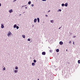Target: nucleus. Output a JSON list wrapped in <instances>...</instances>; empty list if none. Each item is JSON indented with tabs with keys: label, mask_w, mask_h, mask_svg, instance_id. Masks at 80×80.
I'll return each mask as SVG.
<instances>
[{
	"label": "nucleus",
	"mask_w": 80,
	"mask_h": 80,
	"mask_svg": "<svg viewBox=\"0 0 80 80\" xmlns=\"http://www.w3.org/2000/svg\"><path fill=\"white\" fill-rule=\"evenodd\" d=\"M63 43L62 41H60V42H59V44L61 45H63Z\"/></svg>",
	"instance_id": "f03ea898"
},
{
	"label": "nucleus",
	"mask_w": 80,
	"mask_h": 80,
	"mask_svg": "<svg viewBox=\"0 0 80 80\" xmlns=\"http://www.w3.org/2000/svg\"><path fill=\"white\" fill-rule=\"evenodd\" d=\"M11 35V32H10V31H9L8 34V37H9V36H10Z\"/></svg>",
	"instance_id": "f257e3e1"
},
{
	"label": "nucleus",
	"mask_w": 80,
	"mask_h": 80,
	"mask_svg": "<svg viewBox=\"0 0 80 80\" xmlns=\"http://www.w3.org/2000/svg\"><path fill=\"white\" fill-rule=\"evenodd\" d=\"M22 37L23 38H25V35H22Z\"/></svg>",
	"instance_id": "ddd939ff"
},
{
	"label": "nucleus",
	"mask_w": 80,
	"mask_h": 80,
	"mask_svg": "<svg viewBox=\"0 0 80 80\" xmlns=\"http://www.w3.org/2000/svg\"><path fill=\"white\" fill-rule=\"evenodd\" d=\"M65 5V4L63 3L62 4V7H63V6H64Z\"/></svg>",
	"instance_id": "f3484780"
},
{
	"label": "nucleus",
	"mask_w": 80,
	"mask_h": 80,
	"mask_svg": "<svg viewBox=\"0 0 80 80\" xmlns=\"http://www.w3.org/2000/svg\"><path fill=\"white\" fill-rule=\"evenodd\" d=\"M13 27L14 28H16L17 27V25L16 24L14 25L13 26Z\"/></svg>",
	"instance_id": "1a4fd4ad"
},
{
	"label": "nucleus",
	"mask_w": 80,
	"mask_h": 80,
	"mask_svg": "<svg viewBox=\"0 0 80 80\" xmlns=\"http://www.w3.org/2000/svg\"><path fill=\"white\" fill-rule=\"evenodd\" d=\"M17 72H18V70H14V72L15 73H17Z\"/></svg>",
	"instance_id": "9b49d317"
},
{
	"label": "nucleus",
	"mask_w": 80,
	"mask_h": 80,
	"mask_svg": "<svg viewBox=\"0 0 80 80\" xmlns=\"http://www.w3.org/2000/svg\"><path fill=\"white\" fill-rule=\"evenodd\" d=\"M75 37H76V36H74V38H75Z\"/></svg>",
	"instance_id": "c756f323"
},
{
	"label": "nucleus",
	"mask_w": 80,
	"mask_h": 80,
	"mask_svg": "<svg viewBox=\"0 0 80 80\" xmlns=\"http://www.w3.org/2000/svg\"><path fill=\"white\" fill-rule=\"evenodd\" d=\"M0 7H1V3H0Z\"/></svg>",
	"instance_id": "72a5a7b5"
},
{
	"label": "nucleus",
	"mask_w": 80,
	"mask_h": 80,
	"mask_svg": "<svg viewBox=\"0 0 80 80\" xmlns=\"http://www.w3.org/2000/svg\"><path fill=\"white\" fill-rule=\"evenodd\" d=\"M65 7H67L68 6V3H66L65 4Z\"/></svg>",
	"instance_id": "423d86ee"
},
{
	"label": "nucleus",
	"mask_w": 80,
	"mask_h": 80,
	"mask_svg": "<svg viewBox=\"0 0 80 80\" xmlns=\"http://www.w3.org/2000/svg\"><path fill=\"white\" fill-rule=\"evenodd\" d=\"M56 52H59V49H56Z\"/></svg>",
	"instance_id": "4468645a"
},
{
	"label": "nucleus",
	"mask_w": 80,
	"mask_h": 80,
	"mask_svg": "<svg viewBox=\"0 0 80 80\" xmlns=\"http://www.w3.org/2000/svg\"><path fill=\"white\" fill-rule=\"evenodd\" d=\"M47 0H42V1H43V2H44V1H46Z\"/></svg>",
	"instance_id": "bb28decb"
},
{
	"label": "nucleus",
	"mask_w": 80,
	"mask_h": 80,
	"mask_svg": "<svg viewBox=\"0 0 80 80\" xmlns=\"http://www.w3.org/2000/svg\"><path fill=\"white\" fill-rule=\"evenodd\" d=\"M9 13H12V12H13V10L12 9H10L9 10Z\"/></svg>",
	"instance_id": "20e7f679"
},
{
	"label": "nucleus",
	"mask_w": 80,
	"mask_h": 80,
	"mask_svg": "<svg viewBox=\"0 0 80 80\" xmlns=\"http://www.w3.org/2000/svg\"><path fill=\"white\" fill-rule=\"evenodd\" d=\"M16 28L17 29H18V28H19V27L18 26H16Z\"/></svg>",
	"instance_id": "6ab92c4d"
},
{
	"label": "nucleus",
	"mask_w": 80,
	"mask_h": 80,
	"mask_svg": "<svg viewBox=\"0 0 80 80\" xmlns=\"http://www.w3.org/2000/svg\"><path fill=\"white\" fill-rule=\"evenodd\" d=\"M45 16H46V17H48V15H45Z\"/></svg>",
	"instance_id": "cd10ccee"
},
{
	"label": "nucleus",
	"mask_w": 80,
	"mask_h": 80,
	"mask_svg": "<svg viewBox=\"0 0 80 80\" xmlns=\"http://www.w3.org/2000/svg\"><path fill=\"white\" fill-rule=\"evenodd\" d=\"M33 62L34 63H36V62H37V61L36 60H34Z\"/></svg>",
	"instance_id": "dca6fc26"
},
{
	"label": "nucleus",
	"mask_w": 80,
	"mask_h": 80,
	"mask_svg": "<svg viewBox=\"0 0 80 80\" xmlns=\"http://www.w3.org/2000/svg\"><path fill=\"white\" fill-rule=\"evenodd\" d=\"M3 70H5V67H4V68H3Z\"/></svg>",
	"instance_id": "b1692460"
},
{
	"label": "nucleus",
	"mask_w": 80,
	"mask_h": 80,
	"mask_svg": "<svg viewBox=\"0 0 80 80\" xmlns=\"http://www.w3.org/2000/svg\"><path fill=\"white\" fill-rule=\"evenodd\" d=\"M28 41H30V38L28 39Z\"/></svg>",
	"instance_id": "412c9836"
},
{
	"label": "nucleus",
	"mask_w": 80,
	"mask_h": 80,
	"mask_svg": "<svg viewBox=\"0 0 80 80\" xmlns=\"http://www.w3.org/2000/svg\"><path fill=\"white\" fill-rule=\"evenodd\" d=\"M4 28V26L3 25H1V28Z\"/></svg>",
	"instance_id": "9d476101"
},
{
	"label": "nucleus",
	"mask_w": 80,
	"mask_h": 80,
	"mask_svg": "<svg viewBox=\"0 0 80 80\" xmlns=\"http://www.w3.org/2000/svg\"><path fill=\"white\" fill-rule=\"evenodd\" d=\"M32 66H34L35 65V63H34V62L32 63Z\"/></svg>",
	"instance_id": "6e6552de"
},
{
	"label": "nucleus",
	"mask_w": 80,
	"mask_h": 80,
	"mask_svg": "<svg viewBox=\"0 0 80 80\" xmlns=\"http://www.w3.org/2000/svg\"><path fill=\"white\" fill-rule=\"evenodd\" d=\"M17 0H14V2H15L16 1H17Z\"/></svg>",
	"instance_id": "7c9ffc66"
},
{
	"label": "nucleus",
	"mask_w": 80,
	"mask_h": 80,
	"mask_svg": "<svg viewBox=\"0 0 80 80\" xmlns=\"http://www.w3.org/2000/svg\"><path fill=\"white\" fill-rule=\"evenodd\" d=\"M28 4L29 5H30V4H31V1H29L28 2Z\"/></svg>",
	"instance_id": "2eb2a0df"
},
{
	"label": "nucleus",
	"mask_w": 80,
	"mask_h": 80,
	"mask_svg": "<svg viewBox=\"0 0 80 80\" xmlns=\"http://www.w3.org/2000/svg\"><path fill=\"white\" fill-rule=\"evenodd\" d=\"M45 54H46V52H42V55H45Z\"/></svg>",
	"instance_id": "7ed1b4c3"
},
{
	"label": "nucleus",
	"mask_w": 80,
	"mask_h": 80,
	"mask_svg": "<svg viewBox=\"0 0 80 80\" xmlns=\"http://www.w3.org/2000/svg\"><path fill=\"white\" fill-rule=\"evenodd\" d=\"M66 51H67V49H66Z\"/></svg>",
	"instance_id": "c9c22d12"
},
{
	"label": "nucleus",
	"mask_w": 80,
	"mask_h": 80,
	"mask_svg": "<svg viewBox=\"0 0 80 80\" xmlns=\"http://www.w3.org/2000/svg\"><path fill=\"white\" fill-rule=\"evenodd\" d=\"M18 68L17 67H16V68H15V69H16V70H17V69H18Z\"/></svg>",
	"instance_id": "aec40b11"
},
{
	"label": "nucleus",
	"mask_w": 80,
	"mask_h": 80,
	"mask_svg": "<svg viewBox=\"0 0 80 80\" xmlns=\"http://www.w3.org/2000/svg\"><path fill=\"white\" fill-rule=\"evenodd\" d=\"M50 12V10H49V11H48V12Z\"/></svg>",
	"instance_id": "2f4dec72"
},
{
	"label": "nucleus",
	"mask_w": 80,
	"mask_h": 80,
	"mask_svg": "<svg viewBox=\"0 0 80 80\" xmlns=\"http://www.w3.org/2000/svg\"><path fill=\"white\" fill-rule=\"evenodd\" d=\"M51 23H53V20H52L50 21Z\"/></svg>",
	"instance_id": "f8f14e48"
},
{
	"label": "nucleus",
	"mask_w": 80,
	"mask_h": 80,
	"mask_svg": "<svg viewBox=\"0 0 80 80\" xmlns=\"http://www.w3.org/2000/svg\"><path fill=\"white\" fill-rule=\"evenodd\" d=\"M37 20H38V23H39L40 22V19H39V18H38Z\"/></svg>",
	"instance_id": "0eeeda50"
},
{
	"label": "nucleus",
	"mask_w": 80,
	"mask_h": 80,
	"mask_svg": "<svg viewBox=\"0 0 80 80\" xmlns=\"http://www.w3.org/2000/svg\"><path fill=\"white\" fill-rule=\"evenodd\" d=\"M73 44L74 45V42H73Z\"/></svg>",
	"instance_id": "f704fd0d"
},
{
	"label": "nucleus",
	"mask_w": 80,
	"mask_h": 80,
	"mask_svg": "<svg viewBox=\"0 0 80 80\" xmlns=\"http://www.w3.org/2000/svg\"><path fill=\"white\" fill-rule=\"evenodd\" d=\"M37 21V18L35 19L34 20V23H35Z\"/></svg>",
	"instance_id": "39448f33"
},
{
	"label": "nucleus",
	"mask_w": 80,
	"mask_h": 80,
	"mask_svg": "<svg viewBox=\"0 0 80 80\" xmlns=\"http://www.w3.org/2000/svg\"><path fill=\"white\" fill-rule=\"evenodd\" d=\"M38 80H39V79H38Z\"/></svg>",
	"instance_id": "e433bc0d"
},
{
	"label": "nucleus",
	"mask_w": 80,
	"mask_h": 80,
	"mask_svg": "<svg viewBox=\"0 0 80 80\" xmlns=\"http://www.w3.org/2000/svg\"><path fill=\"white\" fill-rule=\"evenodd\" d=\"M59 12H61V11H62V10H61V9H59Z\"/></svg>",
	"instance_id": "393cba45"
},
{
	"label": "nucleus",
	"mask_w": 80,
	"mask_h": 80,
	"mask_svg": "<svg viewBox=\"0 0 80 80\" xmlns=\"http://www.w3.org/2000/svg\"><path fill=\"white\" fill-rule=\"evenodd\" d=\"M72 43V41H69V43L70 44V43Z\"/></svg>",
	"instance_id": "4be33fe9"
},
{
	"label": "nucleus",
	"mask_w": 80,
	"mask_h": 80,
	"mask_svg": "<svg viewBox=\"0 0 80 80\" xmlns=\"http://www.w3.org/2000/svg\"><path fill=\"white\" fill-rule=\"evenodd\" d=\"M62 27H60V28H59V29H60V28H61Z\"/></svg>",
	"instance_id": "c85d7f7f"
},
{
	"label": "nucleus",
	"mask_w": 80,
	"mask_h": 80,
	"mask_svg": "<svg viewBox=\"0 0 80 80\" xmlns=\"http://www.w3.org/2000/svg\"><path fill=\"white\" fill-rule=\"evenodd\" d=\"M19 15H21V14H20Z\"/></svg>",
	"instance_id": "4c0bfd02"
},
{
	"label": "nucleus",
	"mask_w": 80,
	"mask_h": 80,
	"mask_svg": "<svg viewBox=\"0 0 80 80\" xmlns=\"http://www.w3.org/2000/svg\"><path fill=\"white\" fill-rule=\"evenodd\" d=\"M50 52H52V51L51 50H50Z\"/></svg>",
	"instance_id": "a878e982"
},
{
	"label": "nucleus",
	"mask_w": 80,
	"mask_h": 80,
	"mask_svg": "<svg viewBox=\"0 0 80 80\" xmlns=\"http://www.w3.org/2000/svg\"><path fill=\"white\" fill-rule=\"evenodd\" d=\"M25 8L27 9V7H25Z\"/></svg>",
	"instance_id": "473e14b6"
},
{
	"label": "nucleus",
	"mask_w": 80,
	"mask_h": 80,
	"mask_svg": "<svg viewBox=\"0 0 80 80\" xmlns=\"http://www.w3.org/2000/svg\"><path fill=\"white\" fill-rule=\"evenodd\" d=\"M31 6H32V7H33V6H34V5H33V4H32L31 5Z\"/></svg>",
	"instance_id": "5701e85b"
},
{
	"label": "nucleus",
	"mask_w": 80,
	"mask_h": 80,
	"mask_svg": "<svg viewBox=\"0 0 80 80\" xmlns=\"http://www.w3.org/2000/svg\"><path fill=\"white\" fill-rule=\"evenodd\" d=\"M78 63H80V60H78Z\"/></svg>",
	"instance_id": "a211bd4d"
}]
</instances>
